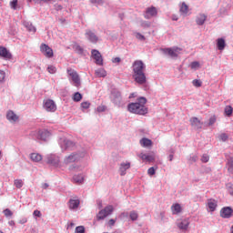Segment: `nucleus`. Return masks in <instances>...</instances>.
<instances>
[{
  "instance_id": "obj_1",
  "label": "nucleus",
  "mask_w": 233,
  "mask_h": 233,
  "mask_svg": "<svg viewBox=\"0 0 233 233\" xmlns=\"http://www.w3.org/2000/svg\"><path fill=\"white\" fill-rule=\"evenodd\" d=\"M132 70L134 81H136L137 85H146L147 75L145 71L147 70V65H145L142 60H135L132 65Z\"/></svg>"
},
{
  "instance_id": "obj_2",
  "label": "nucleus",
  "mask_w": 233,
  "mask_h": 233,
  "mask_svg": "<svg viewBox=\"0 0 233 233\" xmlns=\"http://www.w3.org/2000/svg\"><path fill=\"white\" fill-rule=\"evenodd\" d=\"M147 98L140 97L137 102L130 103L127 106L128 111L131 112V114H138V116H145V114H147L148 109L147 106Z\"/></svg>"
},
{
  "instance_id": "obj_3",
  "label": "nucleus",
  "mask_w": 233,
  "mask_h": 233,
  "mask_svg": "<svg viewBox=\"0 0 233 233\" xmlns=\"http://www.w3.org/2000/svg\"><path fill=\"white\" fill-rule=\"evenodd\" d=\"M112 212H114V206L109 205L98 212V214L96 215V219L98 221H101V219H105V218H108V216H110Z\"/></svg>"
},
{
  "instance_id": "obj_4",
  "label": "nucleus",
  "mask_w": 233,
  "mask_h": 233,
  "mask_svg": "<svg viewBox=\"0 0 233 233\" xmlns=\"http://www.w3.org/2000/svg\"><path fill=\"white\" fill-rule=\"evenodd\" d=\"M67 74L70 76L74 86H76V88H79V86H81V79L79 78L77 72L74 69H67Z\"/></svg>"
},
{
  "instance_id": "obj_5",
  "label": "nucleus",
  "mask_w": 233,
  "mask_h": 233,
  "mask_svg": "<svg viewBox=\"0 0 233 233\" xmlns=\"http://www.w3.org/2000/svg\"><path fill=\"white\" fill-rule=\"evenodd\" d=\"M44 108L46 112H56V110H57V106L54 100L46 99L44 101Z\"/></svg>"
},
{
  "instance_id": "obj_6",
  "label": "nucleus",
  "mask_w": 233,
  "mask_h": 233,
  "mask_svg": "<svg viewBox=\"0 0 233 233\" xmlns=\"http://www.w3.org/2000/svg\"><path fill=\"white\" fill-rule=\"evenodd\" d=\"M51 136L52 133H50V131L44 129L37 132L36 139H39L40 141H48Z\"/></svg>"
},
{
  "instance_id": "obj_7",
  "label": "nucleus",
  "mask_w": 233,
  "mask_h": 233,
  "mask_svg": "<svg viewBox=\"0 0 233 233\" xmlns=\"http://www.w3.org/2000/svg\"><path fill=\"white\" fill-rule=\"evenodd\" d=\"M40 52H42L46 57H54V50H52V48H50L46 44H42L40 46Z\"/></svg>"
},
{
  "instance_id": "obj_8",
  "label": "nucleus",
  "mask_w": 233,
  "mask_h": 233,
  "mask_svg": "<svg viewBox=\"0 0 233 233\" xmlns=\"http://www.w3.org/2000/svg\"><path fill=\"white\" fill-rule=\"evenodd\" d=\"M91 56L95 59L96 65H98V66H103V56H101V53L96 49H93L91 51Z\"/></svg>"
},
{
  "instance_id": "obj_9",
  "label": "nucleus",
  "mask_w": 233,
  "mask_h": 233,
  "mask_svg": "<svg viewBox=\"0 0 233 233\" xmlns=\"http://www.w3.org/2000/svg\"><path fill=\"white\" fill-rule=\"evenodd\" d=\"M85 35L86 39L90 41V43H93V45H96L97 41H99V37L92 30H86Z\"/></svg>"
},
{
  "instance_id": "obj_10",
  "label": "nucleus",
  "mask_w": 233,
  "mask_h": 233,
  "mask_svg": "<svg viewBox=\"0 0 233 233\" xmlns=\"http://www.w3.org/2000/svg\"><path fill=\"white\" fill-rule=\"evenodd\" d=\"M164 54H167L170 57H177L179 52H181V48L173 47V48H165L163 49Z\"/></svg>"
},
{
  "instance_id": "obj_11",
  "label": "nucleus",
  "mask_w": 233,
  "mask_h": 233,
  "mask_svg": "<svg viewBox=\"0 0 233 233\" xmlns=\"http://www.w3.org/2000/svg\"><path fill=\"white\" fill-rule=\"evenodd\" d=\"M157 15V9L154 6L147 7L146 10L145 19H150Z\"/></svg>"
},
{
  "instance_id": "obj_12",
  "label": "nucleus",
  "mask_w": 233,
  "mask_h": 233,
  "mask_svg": "<svg viewBox=\"0 0 233 233\" xmlns=\"http://www.w3.org/2000/svg\"><path fill=\"white\" fill-rule=\"evenodd\" d=\"M76 161H79V155L71 154L64 158V163L66 165H70L71 163H76Z\"/></svg>"
},
{
  "instance_id": "obj_13",
  "label": "nucleus",
  "mask_w": 233,
  "mask_h": 233,
  "mask_svg": "<svg viewBox=\"0 0 233 233\" xmlns=\"http://www.w3.org/2000/svg\"><path fill=\"white\" fill-rule=\"evenodd\" d=\"M232 214H233V210H232V208L230 207L223 208L220 210L221 218H225L226 219H228V218H232Z\"/></svg>"
},
{
  "instance_id": "obj_14",
  "label": "nucleus",
  "mask_w": 233,
  "mask_h": 233,
  "mask_svg": "<svg viewBox=\"0 0 233 233\" xmlns=\"http://www.w3.org/2000/svg\"><path fill=\"white\" fill-rule=\"evenodd\" d=\"M179 12L180 15L184 17H187V15H190V9L188 8L187 3L183 2L182 4H180Z\"/></svg>"
},
{
  "instance_id": "obj_15",
  "label": "nucleus",
  "mask_w": 233,
  "mask_h": 233,
  "mask_svg": "<svg viewBox=\"0 0 233 233\" xmlns=\"http://www.w3.org/2000/svg\"><path fill=\"white\" fill-rule=\"evenodd\" d=\"M138 157H140L142 161H147V163H154V161H156V157L154 155H147L145 153H141L138 155Z\"/></svg>"
},
{
  "instance_id": "obj_16",
  "label": "nucleus",
  "mask_w": 233,
  "mask_h": 233,
  "mask_svg": "<svg viewBox=\"0 0 233 233\" xmlns=\"http://www.w3.org/2000/svg\"><path fill=\"white\" fill-rule=\"evenodd\" d=\"M0 57H3V59H11L12 53L6 47L0 46Z\"/></svg>"
},
{
  "instance_id": "obj_17",
  "label": "nucleus",
  "mask_w": 233,
  "mask_h": 233,
  "mask_svg": "<svg viewBox=\"0 0 233 233\" xmlns=\"http://www.w3.org/2000/svg\"><path fill=\"white\" fill-rule=\"evenodd\" d=\"M47 164L53 165V167H57L59 165V157L55 155H49L47 157Z\"/></svg>"
},
{
  "instance_id": "obj_18",
  "label": "nucleus",
  "mask_w": 233,
  "mask_h": 233,
  "mask_svg": "<svg viewBox=\"0 0 233 233\" xmlns=\"http://www.w3.org/2000/svg\"><path fill=\"white\" fill-rule=\"evenodd\" d=\"M129 168H130V162L121 163L119 167L120 176H126L127 170H128Z\"/></svg>"
},
{
  "instance_id": "obj_19",
  "label": "nucleus",
  "mask_w": 233,
  "mask_h": 233,
  "mask_svg": "<svg viewBox=\"0 0 233 233\" xmlns=\"http://www.w3.org/2000/svg\"><path fill=\"white\" fill-rule=\"evenodd\" d=\"M205 21H207V15H205V14H200L196 18V23L199 26L205 25Z\"/></svg>"
},
{
  "instance_id": "obj_20",
  "label": "nucleus",
  "mask_w": 233,
  "mask_h": 233,
  "mask_svg": "<svg viewBox=\"0 0 233 233\" xmlns=\"http://www.w3.org/2000/svg\"><path fill=\"white\" fill-rule=\"evenodd\" d=\"M190 123L192 127H194V128H201V127L203 126V123H201V121L198 117L191 118Z\"/></svg>"
},
{
  "instance_id": "obj_21",
  "label": "nucleus",
  "mask_w": 233,
  "mask_h": 233,
  "mask_svg": "<svg viewBox=\"0 0 233 233\" xmlns=\"http://www.w3.org/2000/svg\"><path fill=\"white\" fill-rule=\"evenodd\" d=\"M80 201L79 199H70L68 202V207L71 210H75L79 207Z\"/></svg>"
},
{
  "instance_id": "obj_22",
  "label": "nucleus",
  "mask_w": 233,
  "mask_h": 233,
  "mask_svg": "<svg viewBox=\"0 0 233 233\" xmlns=\"http://www.w3.org/2000/svg\"><path fill=\"white\" fill-rule=\"evenodd\" d=\"M30 159L35 163H39V161L43 160V156L39 155V153H32L30 155Z\"/></svg>"
},
{
  "instance_id": "obj_23",
  "label": "nucleus",
  "mask_w": 233,
  "mask_h": 233,
  "mask_svg": "<svg viewBox=\"0 0 233 233\" xmlns=\"http://www.w3.org/2000/svg\"><path fill=\"white\" fill-rule=\"evenodd\" d=\"M208 207L210 210V212H214L218 207V202L214 199L208 200Z\"/></svg>"
},
{
  "instance_id": "obj_24",
  "label": "nucleus",
  "mask_w": 233,
  "mask_h": 233,
  "mask_svg": "<svg viewBox=\"0 0 233 233\" xmlns=\"http://www.w3.org/2000/svg\"><path fill=\"white\" fill-rule=\"evenodd\" d=\"M188 225H190L188 219H184L177 224V227L180 230H187L188 228Z\"/></svg>"
},
{
  "instance_id": "obj_25",
  "label": "nucleus",
  "mask_w": 233,
  "mask_h": 233,
  "mask_svg": "<svg viewBox=\"0 0 233 233\" xmlns=\"http://www.w3.org/2000/svg\"><path fill=\"white\" fill-rule=\"evenodd\" d=\"M181 210H183L181 208V205H179L177 203L173 204L171 206V211H172V214H174V215L181 213Z\"/></svg>"
},
{
  "instance_id": "obj_26",
  "label": "nucleus",
  "mask_w": 233,
  "mask_h": 233,
  "mask_svg": "<svg viewBox=\"0 0 233 233\" xmlns=\"http://www.w3.org/2000/svg\"><path fill=\"white\" fill-rule=\"evenodd\" d=\"M74 147V143L70 140H64L61 144V147L65 150H68V148H72Z\"/></svg>"
},
{
  "instance_id": "obj_27",
  "label": "nucleus",
  "mask_w": 233,
  "mask_h": 233,
  "mask_svg": "<svg viewBox=\"0 0 233 233\" xmlns=\"http://www.w3.org/2000/svg\"><path fill=\"white\" fill-rule=\"evenodd\" d=\"M217 46H218V50H225V46H227V44L225 43V39L218 38L217 40Z\"/></svg>"
},
{
  "instance_id": "obj_28",
  "label": "nucleus",
  "mask_w": 233,
  "mask_h": 233,
  "mask_svg": "<svg viewBox=\"0 0 233 233\" xmlns=\"http://www.w3.org/2000/svg\"><path fill=\"white\" fill-rule=\"evenodd\" d=\"M96 77H106V71L103 68H98L95 71Z\"/></svg>"
},
{
  "instance_id": "obj_29",
  "label": "nucleus",
  "mask_w": 233,
  "mask_h": 233,
  "mask_svg": "<svg viewBox=\"0 0 233 233\" xmlns=\"http://www.w3.org/2000/svg\"><path fill=\"white\" fill-rule=\"evenodd\" d=\"M74 183H76L77 185H81L83 181H85V177L82 175H75L73 177Z\"/></svg>"
},
{
  "instance_id": "obj_30",
  "label": "nucleus",
  "mask_w": 233,
  "mask_h": 233,
  "mask_svg": "<svg viewBox=\"0 0 233 233\" xmlns=\"http://www.w3.org/2000/svg\"><path fill=\"white\" fill-rule=\"evenodd\" d=\"M140 145L142 147H152V140H150L148 138H142L140 140Z\"/></svg>"
},
{
  "instance_id": "obj_31",
  "label": "nucleus",
  "mask_w": 233,
  "mask_h": 233,
  "mask_svg": "<svg viewBox=\"0 0 233 233\" xmlns=\"http://www.w3.org/2000/svg\"><path fill=\"white\" fill-rule=\"evenodd\" d=\"M228 171L230 173V174H233V157H230L228 159Z\"/></svg>"
},
{
  "instance_id": "obj_32",
  "label": "nucleus",
  "mask_w": 233,
  "mask_h": 233,
  "mask_svg": "<svg viewBox=\"0 0 233 233\" xmlns=\"http://www.w3.org/2000/svg\"><path fill=\"white\" fill-rule=\"evenodd\" d=\"M72 99H73V101H75V103H79V101H81V99H83V95H81V93H79V92H76L74 94Z\"/></svg>"
},
{
  "instance_id": "obj_33",
  "label": "nucleus",
  "mask_w": 233,
  "mask_h": 233,
  "mask_svg": "<svg viewBox=\"0 0 233 233\" xmlns=\"http://www.w3.org/2000/svg\"><path fill=\"white\" fill-rule=\"evenodd\" d=\"M129 218L132 221H137L139 215L136 211H131L129 214Z\"/></svg>"
},
{
  "instance_id": "obj_34",
  "label": "nucleus",
  "mask_w": 233,
  "mask_h": 233,
  "mask_svg": "<svg viewBox=\"0 0 233 233\" xmlns=\"http://www.w3.org/2000/svg\"><path fill=\"white\" fill-rule=\"evenodd\" d=\"M47 72L49 74H56V72H57V68L55 66L50 65L47 66Z\"/></svg>"
},
{
  "instance_id": "obj_35",
  "label": "nucleus",
  "mask_w": 233,
  "mask_h": 233,
  "mask_svg": "<svg viewBox=\"0 0 233 233\" xmlns=\"http://www.w3.org/2000/svg\"><path fill=\"white\" fill-rule=\"evenodd\" d=\"M14 184H15V187H16V188H23V180L22 179H15Z\"/></svg>"
},
{
  "instance_id": "obj_36",
  "label": "nucleus",
  "mask_w": 233,
  "mask_h": 233,
  "mask_svg": "<svg viewBox=\"0 0 233 233\" xmlns=\"http://www.w3.org/2000/svg\"><path fill=\"white\" fill-rule=\"evenodd\" d=\"M233 109L230 106H227L225 107V114L226 116H232Z\"/></svg>"
},
{
  "instance_id": "obj_37",
  "label": "nucleus",
  "mask_w": 233,
  "mask_h": 233,
  "mask_svg": "<svg viewBox=\"0 0 233 233\" xmlns=\"http://www.w3.org/2000/svg\"><path fill=\"white\" fill-rule=\"evenodd\" d=\"M6 77V73L0 69V83H5V78Z\"/></svg>"
},
{
  "instance_id": "obj_38",
  "label": "nucleus",
  "mask_w": 233,
  "mask_h": 233,
  "mask_svg": "<svg viewBox=\"0 0 233 233\" xmlns=\"http://www.w3.org/2000/svg\"><path fill=\"white\" fill-rule=\"evenodd\" d=\"M4 214L5 216V218H12V216H14V213L12 212V210L6 208L4 210Z\"/></svg>"
},
{
  "instance_id": "obj_39",
  "label": "nucleus",
  "mask_w": 233,
  "mask_h": 233,
  "mask_svg": "<svg viewBox=\"0 0 233 233\" xmlns=\"http://www.w3.org/2000/svg\"><path fill=\"white\" fill-rule=\"evenodd\" d=\"M75 233H85V226H78L76 228Z\"/></svg>"
},
{
  "instance_id": "obj_40",
  "label": "nucleus",
  "mask_w": 233,
  "mask_h": 233,
  "mask_svg": "<svg viewBox=\"0 0 233 233\" xmlns=\"http://www.w3.org/2000/svg\"><path fill=\"white\" fill-rule=\"evenodd\" d=\"M192 84L195 86H197V88H199V86H201V85H203V82H201V80L195 79L192 81Z\"/></svg>"
},
{
  "instance_id": "obj_41",
  "label": "nucleus",
  "mask_w": 233,
  "mask_h": 233,
  "mask_svg": "<svg viewBox=\"0 0 233 233\" xmlns=\"http://www.w3.org/2000/svg\"><path fill=\"white\" fill-rule=\"evenodd\" d=\"M10 6L13 10H17V0H12L10 2Z\"/></svg>"
},
{
  "instance_id": "obj_42",
  "label": "nucleus",
  "mask_w": 233,
  "mask_h": 233,
  "mask_svg": "<svg viewBox=\"0 0 233 233\" xmlns=\"http://www.w3.org/2000/svg\"><path fill=\"white\" fill-rule=\"evenodd\" d=\"M209 159H210V157H208V155L207 154H204L201 157L202 163H208Z\"/></svg>"
},
{
  "instance_id": "obj_43",
  "label": "nucleus",
  "mask_w": 233,
  "mask_h": 233,
  "mask_svg": "<svg viewBox=\"0 0 233 233\" xmlns=\"http://www.w3.org/2000/svg\"><path fill=\"white\" fill-rule=\"evenodd\" d=\"M216 123V117H211L208 119V123H206V127H212Z\"/></svg>"
},
{
  "instance_id": "obj_44",
  "label": "nucleus",
  "mask_w": 233,
  "mask_h": 233,
  "mask_svg": "<svg viewBox=\"0 0 233 233\" xmlns=\"http://www.w3.org/2000/svg\"><path fill=\"white\" fill-rule=\"evenodd\" d=\"M190 68L192 70H196V68H199V62H192L191 65H190Z\"/></svg>"
},
{
  "instance_id": "obj_45",
  "label": "nucleus",
  "mask_w": 233,
  "mask_h": 233,
  "mask_svg": "<svg viewBox=\"0 0 233 233\" xmlns=\"http://www.w3.org/2000/svg\"><path fill=\"white\" fill-rule=\"evenodd\" d=\"M174 154H176V150L170 149L169 150V156H168L169 161H173L174 160Z\"/></svg>"
},
{
  "instance_id": "obj_46",
  "label": "nucleus",
  "mask_w": 233,
  "mask_h": 233,
  "mask_svg": "<svg viewBox=\"0 0 233 233\" xmlns=\"http://www.w3.org/2000/svg\"><path fill=\"white\" fill-rule=\"evenodd\" d=\"M147 174H148V176H154L156 174V168H154V167H149L147 169Z\"/></svg>"
},
{
  "instance_id": "obj_47",
  "label": "nucleus",
  "mask_w": 233,
  "mask_h": 233,
  "mask_svg": "<svg viewBox=\"0 0 233 233\" xmlns=\"http://www.w3.org/2000/svg\"><path fill=\"white\" fill-rule=\"evenodd\" d=\"M8 121H9V123H12V125H14V123H19V118L18 117H8Z\"/></svg>"
},
{
  "instance_id": "obj_48",
  "label": "nucleus",
  "mask_w": 233,
  "mask_h": 233,
  "mask_svg": "<svg viewBox=\"0 0 233 233\" xmlns=\"http://www.w3.org/2000/svg\"><path fill=\"white\" fill-rule=\"evenodd\" d=\"M81 106L86 110L87 108H90V102H82Z\"/></svg>"
},
{
  "instance_id": "obj_49",
  "label": "nucleus",
  "mask_w": 233,
  "mask_h": 233,
  "mask_svg": "<svg viewBox=\"0 0 233 233\" xmlns=\"http://www.w3.org/2000/svg\"><path fill=\"white\" fill-rule=\"evenodd\" d=\"M219 139L221 141H227V139H228V136L225 133H222L220 136H219Z\"/></svg>"
},
{
  "instance_id": "obj_50",
  "label": "nucleus",
  "mask_w": 233,
  "mask_h": 233,
  "mask_svg": "<svg viewBox=\"0 0 233 233\" xmlns=\"http://www.w3.org/2000/svg\"><path fill=\"white\" fill-rule=\"evenodd\" d=\"M33 216H34L35 218H41V216H43V215L41 214V211L35 209V210L33 212Z\"/></svg>"
},
{
  "instance_id": "obj_51",
  "label": "nucleus",
  "mask_w": 233,
  "mask_h": 233,
  "mask_svg": "<svg viewBox=\"0 0 233 233\" xmlns=\"http://www.w3.org/2000/svg\"><path fill=\"white\" fill-rule=\"evenodd\" d=\"M137 39H139L140 41H145V35H141L140 33L136 34Z\"/></svg>"
},
{
  "instance_id": "obj_52",
  "label": "nucleus",
  "mask_w": 233,
  "mask_h": 233,
  "mask_svg": "<svg viewBox=\"0 0 233 233\" xmlns=\"http://www.w3.org/2000/svg\"><path fill=\"white\" fill-rule=\"evenodd\" d=\"M6 117H15V113H14L12 110H9L7 111Z\"/></svg>"
},
{
  "instance_id": "obj_53",
  "label": "nucleus",
  "mask_w": 233,
  "mask_h": 233,
  "mask_svg": "<svg viewBox=\"0 0 233 233\" xmlns=\"http://www.w3.org/2000/svg\"><path fill=\"white\" fill-rule=\"evenodd\" d=\"M93 5H103V0H90Z\"/></svg>"
},
{
  "instance_id": "obj_54",
  "label": "nucleus",
  "mask_w": 233,
  "mask_h": 233,
  "mask_svg": "<svg viewBox=\"0 0 233 233\" xmlns=\"http://www.w3.org/2000/svg\"><path fill=\"white\" fill-rule=\"evenodd\" d=\"M97 112H105L106 110V107L105 106H99L96 108Z\"/></svg>"
},
{
  "instance_id": "obj_55",
  "label": "nucleus",
  "mask_w": 233,
  "mask_h": 233,
  "mask_svg": "<svg viewBox=\"0 0 233 233\" xmlns=\"http://www.w3.org/2000/svg\"><path fill=\"white\" fill-rule=\"evenodd\" d=\"M116 219H114V218L109 219L108 221L109 227H114L116 225Z\"/></svg>"
},
{
  "instance_id": "obj_56",
  "label": "nucleus",
  "mask_w": 233,
  "mask_h": 233,
  "mask_svg": "<svg viewBox=\"0 0 233 233\" xmlns=\"http://www.w3.org/2000/svg\"><path fill=\"white\" fill-rule=\"evenodd\" d=\"M141 26H143V28H150V23L149 22H143L141 24Z\"/></svg>"
},
{
  "instance_id": "obj_57",
  "label": "nucleus",
  "mask_w": 233,
  "mask_h": 233,
  "mask_svg": "<svg viewBox=\"0 0 233 233\" xmlns=\"http://www.w3.org/2000/svg\"><path fill=\"white\" fill-rule=\"evenodd\" d=\"M27 30H28L29 32H35V28L34 27V25H29V26H27Z\"/></svg>"
},
{
  "instance_id": "obj_58",
  "label": "nucleus",
  "mask_w": 233,
  "mask_h": 233,
  "mask_svg": "<svg viewBox=\"0 0 233 233\" xmlns=\"http://www.w3.org/2000/svg\"><path fill=\"white\" fill-rule=\"evenodd\" d=\"M113 63H121V58H119V57H115V58L113 59Z\"/></svg>"
},
{
  "instance_id": "obj_59",
  "label": "nucleus",
  "mask_w": 233,
  "mask_h": 233,
  "mask_svg": "<svg viewBox=\"0 0 233 233\" xmlns=\"http://www.w3.org/2000/svg\"><path fill=\"white\" fill-rule=\"evenodd\" d=\"M190 160L193 161L194 163H196V161H198V156L191 157Z\"/></svg>"
},
{
  "instance_id": "obj_60",
  "label": "nucleus",
  "mask_w": 233,
  "mask_h": 233,
  "mask_svg": "<svg viewBox=\"0 0 233 233\" xmlns=\"http://www.w3.org/2000/svg\"><path fill=\"white\" fill-rule=\"evenodd\" d=\"M8 225H10V227H14L15 225V222L14 220H10L8 222Z\"/></svg>"
},
{
  "instance_id": "obj_61",
  "label": "nucleus",
  "mask_w": 233,
  "mask_h": 233,
  "mask_svg": "<svg viewBox=\"0 0 233 233\" xmlns=\"http://www.w3.org/2000/svg\"><path fill=\"white\" fill-rule=\"evenodd\" d=\"M42 188H45V189L48 188V184L47 183H44L42 185Z\"/></svg>"
},
{
  "instance_id": "obj_62",
  "label": "nucleus",
  "mask_w": 233,
  "mask_h": 233,
  "mask_svg": "<svg viewBox=\"0 0 233 233\" xmlns=\"http://www.w3.org/2000/svg\"><path fill=\"white\" fill-rule=\"evenodd\" d=\"M39 1L40 3H50L52 0H36Z\"/></svg>"
},
{
  "instance_id": "obj_63",
  "label": "nucleus",
  "mask_w": 233,
  "mask_h": 233,
  "mask_svg": "<svg viewBox=\"0 0 233 233\" xmlns=\"http://www.w3.org/2000/svg\"><path fill=\"white\" fill-rule=\"evenodd\" d=\"M69 170H76V167H75V166H71V167H69Z\"/></svg>"
},
{
  "instance_id": "obj_64",
  "label": "nucleus",
  "mask_w": 233,
  "mask_h": 233,
  "mask_svg": "<svg viewBox=\"0 0 233 233\" xmlns=\"http://www.w3.org/2000/svg\"><path fill=\"white\" fill-rule=\"evenodd\" d=\"M230 233H233V225L231 226Z\"/></svg>"
}]
</instances>
